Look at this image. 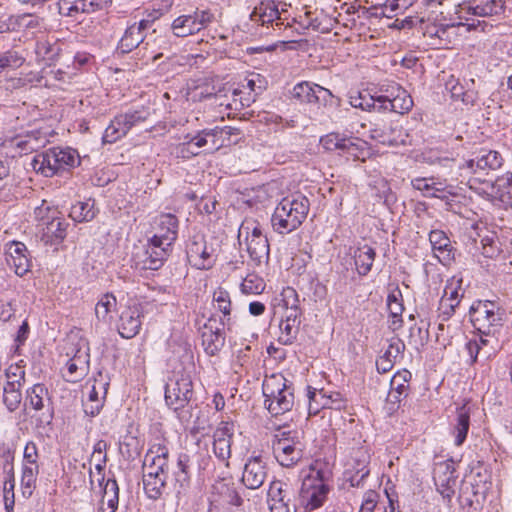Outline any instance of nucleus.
I'll return each instance as SVG.
<instances>
[{
  "mask_svg": "<svg viewBox=\"0 0 512 512\" xmlns=\"http://www.w3.org/2000/svg\"><path fill=\"white\" fill-rule=\"evenodd\" d=\"M80 163V157L75 149L70 147H52L37 153L31 162L32 169L44 177L70 171Z\"/></svg>",
  "mask_w": 512,
  "mask_h": 512,
  "instance_id": "nucleus-1",
  "label": "nucleus"
},
{
  "mask_svg": "<svg viewBox=\"0 0 512 512\" xmlns=\"http://www.w3.org/2000/svg\"><path fill=\"white\" fill-rule=\"evenodd\" d=\"M309 207V200L305 196L283 198L271 218L274 231L288 234L296 230L306 219Z\"/></svg>",
  "mask_w": 512,
  "mask_h": 512,
  "instance_id": "nucleus-2",
  "label": "nucleus"
},
{
  "mask_svg": "<svg viewBox=\"0 0 512 512\" xmlns=\"http://www.w3.org/2000/svg\"><path fill=\"white\" fill-rule=\"evenodd\" d=\"M25 410L32 409L30 415L34 429L40 435H48L52 430L54 408L48 388L41 383L28 388L25 397Z\"/></svg>",
  "mask_w": 512,
  "mask_h": 512,
  "instance_id": "nucleus-3",
  "label": "nucleus"
},
{
  "mask_svg": "<svg viewBox=\"0 0 512 512\" xmlns=\"http://www.w3.org/2000/svg\"><path fill=\"white\" fill-rule=\"evenodd\" d=\"M264 405L272 416L290 411L294 405V389L282 374L265 378L263 385Z\"/></svg>",
  "mask_w": 512,
  "mask_h": 512,
  "instance_id": "nucleus-4",
  "label": "nucleus"
},
{
  "mask_svg": "<svg viewBox=\"0 0 512 512\" xmlns=\"http://www.w3.org/2000/svg\"><path fill=\"white\" fill-rule=\"evenodd\" d=\"M193 396V382L189 373L176 372L169 378L165 386V402L183 422L190 419V414L183 409L190 406Z\"/></svg>",
  "mask_w": 512,
  "mask_h": 512,
  "instance_id": "nucleus-5",
  "label": "nucleus"
},
{
  "mask_svg": "<svg viewBox=\"0 0 512 512\" xmlns=\"http://www.w3.org/2000/svg\"><path fill=\"white\" fill-rule=\"evenodd\" d=\"M451 179L460 181L468 179L472 174L482 173L489 170H496L502 166L503 158L501 154L494 150H481L474 158L466 160L462 163L450 161Z\"/></svg>",
  "mask_w": 512,
  "mask_h": 512,
  "instance_id": "nucleus-6",
  "label": "nucleus"
},
{
  "mask_svg": "<svg viewBox=\"0 0 512 512\" xmlns=\"http://www.w3.org/2000/svg\"><path fill=\"white\" fill-rule=\"evenodd\" d=\"M58 214L59 212L48 206L45 201L34 210L38 226L42 227L41 241L45 245H58L66 238L69 224Z\"/></svg>",
  "mask_w": 512,
  "mask_h": 512,
  "instance_id": "nucleus-7",
  "label": "nucleus"
},
{
  "mask_svg": "<svg viewBox=\"0 0 512 512\" xmlns=\"http://www.w3.org/2000/svg\"><path fill=\"white\" fill-rule=\"evenodd\" d=\"M239 239L245 237L246 250L250 259L257 265L269 259V243L263 228L254 219H245L239 228Z\"/></svg>",
  "mask_w": 512,
  "mask_h": 512,
  "instance_id": "nucleus-8",
  "label": "nucleus"
},
{
  "mask_svg": "<svg viewBox=\"0 0 512 512\" xmlns=\"http://www.w3.org/2000/svg\"><path fill=\"white\" fill-rule=\"evenodd\" d=\"M273 452L277 461L284 467H291L303 456L304 445L302 433L298 431H283L276 436Z\"/></svg>",
  "mask_w": 512,
  "mask_h": 512,
  "instance_id": "nucleus-9",
  "label": "nucleus"
},
{
  "mask_svg": "<svg viewBox=\"0 0 512 512\" xmlns=\"http://www.w3.org/2000/svg\"><path fill=\"white\" fill-rule=\"evenodd\" d=\"M218 248L201 234L189 238L186 255L189 263L197 269H210L216 262Z\"/></svg>",
  "mask_w": 512,
  "mask_h": 512,
  "instance_id": "nucleus-10",
  "label": "nucleus"
},
{
  "mask_svg": "<svg viewBox=\"0 0 512 512\" xmlns=\"http://www.w3.org/2000/svg\"><path fill=\"white\" fill-rule=\"evenodd\" d=\"M213 20L214 15L209 10L196 9L192 14L175 18L171 24V31L175 37H188L208 27Z\"/></svg>",
  "mask_w": 512,
  "mask_h": 512,
  "instance_id": "nucleus-11",
  "label": "nucleus"
},
{
  "mask_svg": "<svg viewBox=\"0 0 512 512\" xmlns=\"http://www.w3.org/2000/svg\"><path fill=\"white\" fill-rule=\"evenodd\" d=\"M471 320L474 327L480 333H488L500 325V309L496 303L490 300H479L470 308Z\"/></svg>",
  "mask_w": 512,
  "mask_h": 512,
  "instance_id": "nucleus-12",
  "label": "nucleus"
},
{
  "mask_svg": "<svg viewBox=\"0 0 512 512\" xmlns=\"http://www.w3.org/2000/svg\"><path fill=\"white\" fill-rule=\"evenodd\" d=\"M327 492L328 488L321 479L312 476L305 478L298 497L299 504L304 508L303 512L312 511L322 506Z\"/></svg>",
  "mask_w": 512,
  "mask_h": 512,
  "instance_id": "nucleus-13",
  "label": "nucleus"
},
{
  "mask_svg": "<svg viewBox=\"0 0 512 512\" xmlns=\"http://www.w3.org/2000/svg\"><path fill=\"white\" fill-rule=\"evenodd\" d=\"M293 497L294 492L287 483L279 480L272 481L268 490L270 512H297Z\"/></svg>",
  "mask_w": 512,
  "mask_h": 512,
  "instance_id": "nucleus-14",
  "label": "nucleus"
},
{
  "mask_svg": "<svg viewBox=\"0 0 512 512\" xmlns=\"http://www.w3.org/2000/svg\"><path fill=\"white\" fill-rule=\"evenodd\" d=\"M171 249L150 239L147 245L136 253V265L145 270H157L163 265Z\"/></svg>",
  "mask_w": 512,
  "mask_h": 512,
  "instance_id": "nucleus-15",
  "label": "nucleus"
},
{
  "mask_svg": "<svg viewBox=\"0 0 512 512\" xmlns=\"http://www.w3.org/2000/svg\"><path fill=\"white\" fill-rule=\"evenodd\" d=\"M428 239L433 256L444 266H450L456 259L457 249L448 235L440 229L429 232Z\"/></svg>",
  "mask_w": 512,
  "mask_h": 512,
  "instance_id": "nucleus-16",
  "label": "nucleus"
},
{
  "mask_svg": "<svg viewBox=\"0 0 512 512\" xmlns=\"http://www.w3.org/2000/svg\"><path fill=\"white\" fill-rule=\"evenodd\" d=\"M372 139L389 146L406 144L407 134L398 122L378 123L370 129Z\"/></svg>",
  "mask_w": 512,
  "mask_h": 512,
  "instance_id": "nucleus-17",
  "label": "nucleus"
},
{
  "mask_svg": "<svg viewBox=\"0 0 512 512\" xmlns=\"http://www.w3.org/2000/svg\"><path fill=\"white\" fill-rule=\"evenodd\" d=\"M234 435V424L222 421L213 434V452L215 456L229 466L231 457V443Z\"/></svg>",
  "mask_w": 512,
  "mask_h": 512,
  "instance_id": "nucleus-18",
  "label": "nucleus"
},
{
  "mask_svg": "<svg viewBox=\"0 0 512 512\" xmlns=\"http://www.w3.org/2000/svg\"><path fill=\"white\" fill-rule=\"evenodd\" d=\"M149 20H140L129 25L118 42L116 53L127 54L142 44L146 38Z\"/></svg>",
  "mask_w": 512,
  "mask_h": 512,
  "instance_id": "nucleus-19",
  "label": "nucleus"
},
{
  "mask_svg": "<svg viewBox=\"0 0 512 512\" xmlns=\"http://www.w3.org/2000/svg\"><path fill=\"white\" fill-rule=\"evenodd\" d=\"M201 338L205 352L210 356L216 355L225 343L223 323L210 318L202 328Z\"/></svg>",
  "mask_w": 512,
  "mask_h": 512,
  "instance_id": "nucleus-20",
  "label": "nucleus"
},
{
  "mask_svg": "<svg viewBox=\"0 0 512 512\" xmlns=\"http://www.w3.org/2000/svg\"><path fill=\"white\" fill-rule=\"evenodd\" d=\"M308 398H309V406L308 411L309 415H316L322 409H334V410H342L345 408L346 403L342 398L341 394L336 392L330 395H326L323 391H317L316 389H311L309 387L308 390Z\"/></svg>",
  "mask_w": 512,
  "mask_h": 512,
  "instance_id": "nucleus-21",
  "label": "nucleus"
},
{
  "mask_svg": "<svg viewBox=\"0 0 512 512\" xmlns=\"http://www.w3.org/2000/svg\"><path fill=\"white\" fill-rule=\"evenodd\" d=\"M279 6L274 0H262L250 14V19L262 26H282L283 19L280 16Z\"/></svg>",
  "mask_w": 512,
  "mask_h": 512,
  "instance_id": "nucleus-22",
  "label": "nucleus"
},
{
  "mask_svg": "<svg viewBox=\"0 0 512 512\" xmlns=\"http://www.w3.org/2000/svg\"><path fill=\"white\" fill-rule=\"evenodd\" d=\"M474 252L470 250L475 261H477L482 267L489 268L488 261L483 262L481 257L485 259H495L501 252L500 243L495 234L485 235L480 238V241L473 240Z\"/></svg>",
  "mask_w": 512,
  "mask_h": 512,
  "instance_id": "nucleus-23",
  "label": "nucleus"
},
{
  "mask_svg": "<svg viewBox=\"0 0 512 512\" xmlns=\"http://www.w3.org/2000/svg\"><path fill=\"white\" fill-rule=\"evenodd\" d=\"M267 477L266 464L260 456L251 457L244 466L243 484L249 489L260 488Z\"/></svg>",
  "mask_w": 512,
  "mask_h": 512,
  "instance_id": "nucleus-24",
  "label": "nucleus"
},
{
  "mask_svg": "<svg viewBox=\"0 0 512 512\" xmlns=\"http://www.w3.org/2000/svg\"><path fill=\"white\" fill-rule=\"evenodd\" d=\"M27 248L22 242H11L7 245L6 262L16 275L23 276L30 271V260Z\"/></svg>",
  "mask_w": 512,
  "mask_h": 512,
  "instance_id": "nucleus-25",
  "label": "nucleus"
},
{
  "mask_svg": "<svg viewBox=\"0 0 512 512\" xmlns=\"http://www.w3.org/2000/svg\"><path fill=\"white\" fill-rule=\"evenodd\" d=\"M142 308L140 304H133L121 313L118 326L119 334L126 339L136 336L141 328Z\"/></svg>",
  "mask_w": 512,
  "mask_h": 512,
  "instance_id": "nucleus-26",
  "label": "nucleus"
},
{
  "mask_svg": "<svg viewBox=\"0 0 512 512\" xmlns=\"http://www.w3.org/2000/svg\"><path fill=\"white\" fill-rule=\"evenodd\" d=\"M157 232L151 238L153 241L160 243L166 247H171L177 238L178 219L173 214H162L158 217Z\"/></svg>",
  "mask_w": 512,
  "mask_h": 512,
  "instance_id": "nucleus-27",
  "label": "nucleus"
},
{
  "mask_svg": "<svg viewBox=\"0 0 512 512\" xmlns=\"http://www.w3.org/2000/svg\"><path fill=\"white\" fill-rule=\"evenodd\" d=\"M98 377L99 379H94V384L92 385L88 399L83 402V409L85 414L91 417L99 414L100 410L102 409L103 400L109 385L103 377L102 373H99Z\"/></svg>",
  "mask_w": 512,
  "mask_h": 512,
  "instance_id": "nucleus-28",
  "label": "nucleus"
},
{
  "mask_svg": "<svg viewBox=\"0 0 512 512\" xmlns=\"http://www.w3.org/2000/svg\"><path fill=\"white\" fill-rule=\"evenodd\" d=\"M404 351V342L398 337L391 338L384 354L376 360L377 371L387 373L392 370L394 364L403 357Z\"/></svg>",
  "mask_w": 512,
  "mask_h": 512,
  "instance_id": "nucleus-29",
  "label": "nucleus"
},
{
  "mask_svg": "<svg viewBox=\"0 0 512 512\" xmlns=\"http://www.w3.org/2000/svg\"><path fill=\"white\" fill-rule=\"evenodd\" d=\"M223 133L231 134L230 127L219 128L216 127L214 129H205L201 131L198 135L189 138V136L185 137V140L182 143V152L186 150L192 155H198L199 149L209 144V138H216Z\"/></svg>",
  "mask_w": 512,
  "mask_h": 512,
  "instance_id": "nucleus-30",
  "label": "nucleus"
},
{
  "mask_svg": "<svg viewBox=\"0 0 512 512\" xmlns=\"http://www.w3.org/2000/svg\"><path fill=\"white\" fill-rule=\"evenodd\" d=\"M411 185L415 190L420 191L424 197L443 199L445 198V192L452 194V192L448 190L452 188V186L446 185L435 177L414 178L411 180Z\"/></svg>",
  "mask_w": 512,
  "mask_h": 512,
  "instance_id": "nucleus-31",
  "label": "nucleus"
},
{
  "mask_svg": "<svg viewBox=\"0 0 512 512\" xmlns=\"http://www.w3.org/2000/svg\"><path fill=\"white\" fill-rule=\"evenodd\" d=\"M387 307L389 310V328L397 331L403 326L402 313L404 311L401 290H392L387 296Z\"/></svg>",
  "mask_w": 512,
  "mask_h": 512,
  "instance_id": "nucleus-32",
  "label": "nucleus"
},
{
  "mask_svg": "<svg viewBox=\"0 0 512 512\" xmlns=\"http://www.w3.org/2000/svg\"><path fill=\"white\" fill-rule=\"evenodd\" d=\"M355 466H353L354 473L348 478L352 487H362L364 479L369 475L370 470L367 467L369 463V455L363 449H358L355 452Z\"/></svg>",
  "mask_w": 512,
  "mask_h": 512,
  "instance_id": "nucleus-33",
  "label": "nucleus"
},
{
  "mask_svg": "<svg viewBox=\"0 0 512 512\" xmlns=\"http://www.w3.org/2000/svg\"><path fill=\"white\" fill-rule=\"evenodd\" d=\"M402 88V86L394 81H387L380 84L378 89L374 92L375 99L378 101L377 111H387L396 93H399Z\"/></svg>",
  "mask_w": 512,
  "mask_h": 512,
  "instance_id": "nucleus-34",
  "label": "nucleus"
},
{
  "mask_svg": "<svg viewBox=\"0 0 512 512\" xmlns=\"http://www.w3.org/2000/svg\"><path fill=\"white\" fill-rule=\"evenodd\" d=\"M356 140L352 137H346L339 133H329L320 139V144L329 151L342 150L350 151L356 147Z\"/></svg>",
  "mask_w": 512,
  "mask_h": 512,
  "instance_id": "nucleus-35",
  "label": "nucleus"
},
{
  "mask_svg": "<svg viewBox=\"0 0 512 512\" xmlns=\"http://www.w3.org/2000/svg\"><path fill=\"white\" fill-rule=\"evenodd\" d=\"M504 10L503 0H474L468 7V11L475 16H493Z\"/></svg>",
  "mask_w": 512,
  "mask_h": 512,
  "instance_id": "nucleus-36",
  "label": "nucleus"
},
{
  "mask_svg": "<svg viewBox=\"0 0 512 512\" xmlns=\"http://www.w3.org/2000/svg\"><path fill=\"white\" fill-rule=\"evenodd\" d=\"M298 317L299 315H296L294 312H289L286 315V319L280 322V336L278 338L280 343L289 345L296 339L299 325Z\"/></svg>",
  "mask_w": 512,
  "mask_h": 512,
  "instance_id": "nucleus-37",
  "label": "nucleus"
},
{
  "mask_svg": "<svg viewBox=\"0 0 512 512\" xmlns=\"http://www.w3.org/2000/svg\"><path fill=\"white\" fill-rule=\"evenodd\" d=\"M375 255V250L367 244L360 246L356 249V251L354 252V261L356 270L359 273V275L364 276L369 273V271L372 268Z\"/></svg>",
  "mask_w": 512,
  "mask_h": 512,
  "instance_id": "nucleus-38",
  "label": "nucleus"
},
{
  "mask_svg": "<svg viewBox=\"0 0 512 512\" xmlns=\"http://www.w3.org/2000/svg\"><path fill=\"white\" fill-rule=\"evenodd\" d=\"M118 492L119 488L116 480L108 479L104 486L103 498L98 512H115L118 507Z\"/></svg>",
  "mask_w": 512,
  "mask_h": 512,
  "instance_id": "nucleus-39",
  "label": "nucleus"
},
{
  "mask_svg": "<svg viewBox=\"0 0 512 512\" xmlns=\"http://www.w3.org/2000/svg\"><path fill=\"white\" fill-rule=\"evenodd\" d=\"M168 456L169 449L164 444L155 443L147 451L144 460L168 473Z\"/></svg>",
  "mask_w": 512,
  "mask_h": 512,
  "instance_id": "nucleus-40",
  "label": "nucleus"
},
{
  "mask_svg": "<svg viewBox=\"0 0 512 512\" xmlns=\"http://www.w3.org/2000/svg\"><path fill=\"white\" fill-rule=\"evenodd\" d=\"M470 426V410L465 405L457 409L454 425L455 445L460 446L466 440Z\"/></svg>",
  "mask_w": 512,
  "mask_h": 512,
  "instance_id": "nucleus-41",
  "label": "nucleus"
},
{
  "mask_svg": "<svg viewBox=\"0 0 512 512\" xmlns=\"http://www.w3.org/2000/svg\"><path fill=\"white\" fill-rule=\"evenodd\" d=\"M95 202L92 199L79 201L72 205L69 216L75 222H88L96 216Z\"/></svg>",
  "mask_w": 512,
  "mask_h": 512,
  "instance_id": "nucleus-42",
  "label": "nucleus"
},
{
  "mask_svg": "<svg viewBox=\"0 0 512 512\" xmlns=\"http://www.w3.org/2000/svg\"><path fill=\"white\" fill-rule=\"evenodd\" d=\"M129 132L121 114L114 117L110 125L105 129L102 137L103 143H115Z\"/></svg>",
  "mask_w": 512,
  "mask_h": 512,
  "instance_id": "nucleus-43",
  "label": "nucleus"
},
{
  "mask_svg": "<svg viewBox=\"0 0 512 512\" xmlns=\"http://www.w3.org/2000/svg\"><path fill=\"white\" fill-rule=\"evenodd\" d=\"M496 329L489 330L488 333H480L478 336H475V340L479 343L482 351V358L489 359L491 356L495 355L499 348L498 338L495 336Z\"/></svg>",
  "mask_w": 512,
  "mask_h": 512,
  "instance_id": "nucleus-44",
  "label": "nucleus"
},
{
  "mask_svg": "<svg viewBox=\"0 0 512 512\" xmlns=\"http://www.w3.org/2000/svg\"><path fill=\"white\" fill-rule=\"evenodd\" d=\"M444 293L439 301V310L447 318L451 317L456 307L460 304L463 294H459V290H443Z\"/></svg>",
  "mask_w": 512,
  "mask_h": 512,
  "instance_id": "nucleus-45",
  "label": "nucleus"
},
{
  "mask_svg": "<svg viewBox=\"0 0 512 512\" xmlns=\"http://www.w3.org/2000/svg\"><path fill=\"white\" fill-rule=\"evenodd\" d=\"M166 484V479L161 477H154L150 475H143L144 490L148 498L157 500L161 497L163 489Z\"/></svg>",
  "mask_w": 512,
  "mask_h": 512,
  "instance_id": "nucleus-46",
  "label": "nucleus"
},
{
  "mask_svg": "<svg viewBox=\"0 0 512 512\" xmlns=\"http://www.w3.org/2000/svg\"><path fill=\"white\" fill-rule=\"evenodd\" d=\"M413 107V100L410 94L402 88L399 93H396L395 98L389 104L387 111H393L399 114L408 113Z\"/></svg>",
  "mask_w": 512,
  "mask_h": 512,
  "instance_id": "nucleus-47",
  "label": "nucleus"
},
{
  "mask_svg": "<svg viewBox=\"0 0 512 512\" xmlns=\"http://www.w3.org/2000/svg\"><path fill=\"white\" fill-rule=\"evenodd\" d=\"M316 85L309 82L296 84L292 90L293 98L303 103L314 104Z\"/></svg>",
  "mask_w": 512,
  "mask_h": 512,
  "instance_id": "nucleus-48",
  "label": "nucleus"
},
{
  "mask_svg": "<svg viewBox=\"0 0 512 512\" xmlns=\"http://www.w3.org/2000/svg\"><path fill=\"white\" fill-rule=\"evenodd\" d=\"M446 89L450 91L451 97L455 100H461L464 104H472L474 102L473 93L465 90L464 86L454 78L447 81Z\"/></svg>",
  "mask_w": 512,
  "mask_h": 512,
  "instance_id": "nucleus-49",
  "label": "nucleus"
},
{
  "mask_svg": "<svg viewBox=\"0 0 512 512\" xmlns=\"http://www.w3.org/2000/svg\"><path fill=\"white\" fill-rule=\"evenodd\" d=\"M88 354L85 353L82 359L81 355H75L72 359H70L67 363V371L69 375V381L76 382L79 380L85 372V364L88 362L86 359Z\"/></svg>",
  "mask_w": 512,
  "mask_h": 512,
  "instance_id": "nucleus-50",
  "label": "nucleus"
},
{
  "mask_svg": "<svg viewBox=\"0 0 512 512\" xmlns=\"http://www.w3.org/2000/svg\"><path fill=\"white\" fill-rule=\"evenodd\" d=\"M21 401V388H16L13 386L3 387V403L10 412L17 410L21 404Z\"/></svg>",
  "mask_w": 512,
  "mask_h": 512,
  "instance_id": "nucleus-51",
  "label": "nucleus"
},
{
  "mask_svg": "<svg viewBox=\"0 0 512 512\" xmlns=\"http://www.w3.org/2000/svg\"><path fill=\"white\" fill-rule=\"evenodd\" d=\"M280 296L282 305L287 310V313L294 312L296 315H300V299L297 290H281Z\"/></svg>",
  "mask_w": 512,
  "mask_h": 512,
  "instance_id": "nucleus-52",
  "label": "nucleus"
},
{
  "mask_svg": "<svg viewBox=\"0 0 512 512\" xmlns=\"http://www.w3.org/2000/svg\"><path fill=\"white\" fill-rule=\"evenodd\" d=\"M125 124L130 130L132 127L139 125L140 123L145 122L150 116V112L148 109L142 107L137 110L128 111L124 114H121Z\"/></svg>",
  "mask_w": 512,
  "mask_h": 512,
  "instance_id": "nucleus-53",
  "label": "nucleus"
},
{
  "mask_svg": "<svg viewBox=\"0 0 512 512\" xmlns=\"http://www.w3.org/2000/svg\"><path fill=\"white\" fill-rule=\"evenodd\" d=\"M5 376L7 381L4 386L22 388L25 381V370L19 365H11L6 370Z\"/></svg>",
  "mask_w": 512,
  "mask_h": 512,
  "instance_id": "nucleus-54",
  "label": "nucleus"
},
{
  "mask_svg": "<svg viewBox=\"0 0 512 512\" xmlns=\"http://www.w3.org/2000/svg\"><path fill=\"white\" fill-rule=\"evenodd\" d=\"M39 469L35 467H24L22 468L21 485L23 488V494H32V490L35 487L37 475Z\"/></svg>",
  "mask_w": 512,
  "mask_h": 512,
  "instance_id": "nucleus-55",
  "label": "nucleus"
},
{
  "mask_svg": "<svg viewBox=\"0 0 512 512\" xmlns=\"http://www.w3.org/2000/svg\"><path fill=\"white\" fill-rule=\"evenodd\" d=\"M411 379V373L408 370H403L395 374L391 380V387L394 390H397L398 394L407 396V391L409 388V380Z\"/></svg>",
  "mask_w": 512,
  "mask_h": 512,
  "instance_id": "nucleus-56",
  "label": "nucleus"
},
{
  "mask_svg": "<svg viewBox=\"0 0 512 512\" xmlns=\"http://www.w3.org/2000/svg\"><path fill=\"white\" fill-rule=\"evenodd\" d=\"M116 304V297L112 293H106L96 304L95 313L97 317L105 318Z\"/></svg>",
  "mask_w": 512,
  "mask_h": 512,
  "instance_id": "nucleus-57",
  "label": "nucleus"
},
{
  "mask_svg": "<svg viewBox=\"0 0 512 512\" xmlns=\"http://www.w3.org/2000/svg\"><path fill=\"white\" fill-rule=\"evenodd\" d=\"M24 467H35L39 469L38 465V448L33 441L27 442L23 451Z\"/></svg>",
  "mask_w": 512,
  "mask_h": 512,
  "instance_id": "nucleus-58",
  "label": "nucleus"
},
{
  "mask_svg": "<svg viewBox=\"0 0 512 512\" xmlns=\"http://www.w3.org/2000/svg\"><path fill=\"white\" fill-rule=\"evenodd\" d=\"M213 300L215 307L224 315H229L231 310L230 296L227 290H218L214 292Z\"/></svg>",
  "mask_w": 512,
  "mask_h": 512,
  "instance_id": "nucleus-59",
  "label": "nucleus"
},
{
  "mask_svg": "<svg viewBox=\"0 0 512 512\" xmlns=\"http://www.w3.org/2000/svg\"><path fill=\"white\" fill-rule=\"evenodd\" d=\"M176 495L186 494L190 487V472H174Z\"/></svg>",
  "mask_w": 512,
  "mask_h": 512,
  "instance_id": "nucleus-60",
  "label": "nucleus"
},
{
  "mask_svg": "<svg viewBox=\"0 0 512 512\" xmlns=\"http://www.w3.org/2000/svg\"><path fill=\"white\" fill-rule=\"evenodd\" d=\"M23 59L15 51H8L0 55V71L9 67H19Z\"/></svg>",
  "mask_w": 512,
  "mask_h": 512,
  "instance_id": "nucleus-61",
  "label": "nucleus"
},
{
  "mask_svg": "<svg viewBox=\"0 0 512 512\" xmlns=\"http://www.w3.org/2000/svg\"><path fill=\"white\" fill-rule=\"evenodd\" d=\"M300 26L304 29L312 28L313 30H321L320 28V21L318 20V17L315 16L314 12L306 11L304 15H300L299 19L296 20Z\"/></svg>",
  "mask_w": 512,
  "mask_h": 512,
  "instance_id": "nucleus-62",
  "label": "nucleus"
},
{
  "mask_svg": "<svg viewBox=\"0 0 512 512\" xmlns=\"http://www.w3.org/2000/svg\"><path fill=\"white\" fill-rule=\"evenodd\" d=\"M495 186L501 198H504L506 195L510 196L512 189V173H507L499 177L495 182Z\"/></svg>",
  "mask_w": 512,
  "mask_h": 512,
  "instance_id": "nucleus-63",
  "label": "nucleus"
},
{
  "mask_svg": "<svg viewBox=\"0 0 512 512\" xmlns=\"http://www.w3.org/2000/svg\"><path fill=\"white\" fill-rule=\"evenodd\" d=\"M379 499V494L373 490H369L364 495L359 512H374Z\"/></svg>",
  "mask_w": 512,
  "mask_h": 512,
  "instance_id": "nucleus-64",
  "label": "nucleus"
}]
</instances>
